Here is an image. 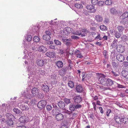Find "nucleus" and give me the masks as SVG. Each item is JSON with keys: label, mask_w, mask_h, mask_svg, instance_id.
<instances>
[{"label": "nucleus", "mask_w": 128, "mask_h": 128, "mask_svg": "<svg viewBox=\"0 0 128 128\" xmlns=\"http://www.w3.org/2000/svg\"><path fill=\"white\" fill-rule=\"evenodd\" d=\"M114 118L116 124H118V126H120L122 123L126 124L128 123V118L124 116L116 114L114 115Z\"/></svg>", "instance_id": "obj_1"}, {"label": "nucleus", "mask_w": 128, "mask_h": 128, "mask_svg": "<svg viewBox=\"0 0 128 128\" xmlns=\"http://www.w3.org/2000/svg\"><path fill=\"white\" fill-rule=\"evenodd\" d=\"M97 78L100 83L105 86L107 79L106 78V76L102 74H98Z\"/></svg>", "instance_id": "obj_2"}, {"label": "nucleus", "mask_w": 128, "mask_h": 128, "mask_svg": "<svg viewBox=\"0 0 128 128\" xmlns=\"http://www.w3.org/2000/svg\"><path fill=\"white\" fill-rule=\"evenodd\" d=\"M47 102L46 100H42L38 102L37 106L38 108L42 110L44 108Z\"/></svg>", "instance_id": "obj_3"}, {"label": "nucleus", "mask_w": 128, "mask_h": 128, "mask_svg": "<svg viewBox=\"0 0 128 128\" xmlns=\"http://www.w3.org/2000/svg\"><path fill=\"white\" fill-rule=\"evenodd\" d=\"M73 99L75 104H79L82 100V98L80 95L74 96Z\"/></svg>", "instance_id": "obj_4"}, {"label": "nucleus", "mask_w": 128, "mask_h": 128, "mask_svg": "<svg viewBox=\"0 0 128 128\" xmlns=\"http://www.w3.org/2000/svg\"><path fill=\"white\" fill-rule=\"evenodd\" d=\"M37 65L38 67H42L44 64L45 62L44 60L42 59H37L36 61Z\"/></svg>", "instance_id": "obj_5"}, {"label": "nucleus", "mask_w": 128, "mask_h": 128, "mask_svg": "<svg viewBox=\"0 0 128 128\" xmlns=\"http://www.w3.org/2000/svg\"><path fill=\"white\" fill-rule=\"evenodd\" d=\"M29 120L28 116H21L19 119V121L21 123H24L27 122Z\"/></svg>", "instance_id": "obj_6"}, {"label": "nucleus", "mask_w": 128, "mask_h": 128, "mask_svg": "<svg viewBox=\"0 0 128 128\" xmlns=\"http://www.w3.org/2000/svg\"><path fill=\"white\" fill-rule=\"evenodd\" d=\"M125 57L120 54H118L116 56V59L120 62H121L125 60Z\"/></svg>", "instance_id": "obj_7"}, {"label": "nucleus", "mask_w": 128, "mask_h": 128, "mask_svg": "<svg viewBox=\"0 0 128 128\" xmlns=\"http://www.w3.org/2000/svg\"><path fill=\"white\" fill-rule=\"evenodd\" d=\"M124 46L120 44V45H118L116 48V49L118 52L122 53H123L124 51Z\"/></svg>", "instance_id": "obj_8"}, {"label": "nucleus", "mask_w": 128, "mask_h": 128, "mask_svg": "<svg viewBox=\"0 0 128 128\" xmlns=\"http://www.w3.org/2000/svg\"><path fill=\"white\" fill-rule=\"evenodd\" d=\"M40 91V90L37 88L34 87L32 90L31 93L34 97L36 96L38 93Z\"/></svg>", "instance_id": "obj_9"}, {"label": "nucleus", "mask_w": 128, "mask_h": 128, "mask_svg": "<svg viewBox=\"0 0 128 128\" xmlns=\"http://www.w3.org/2000/svg\"><path fill=\"white\" fill-rule=\"evenodd\" d=\"M53 115L56 116L57 115L61 113V111L60 110L59 108H57L55 109H53L52 111Z\"/></svg>", "instance_id": "obj_10"}, {"label": "nucleus", "mask_w": 128, "mask_h": 128, "mask_svg": "<svg viewBox=\"0 0 128 128\" xmlns=\"http://www.w3.org/2000/svg\"><path fill=\"white\" fill-rule=\"evenodd\" d=\"M86 8L88 10H90L91 13L95 12H96V10L94 8V6L93 5H88L86 6Z\"/></svg>", "instance_id": "obj_11"}, {"label": "nucleus", "mask_w": 128, "mask_h": 128, "mask_svg": "<svg viewBox=\"0 0 128 128\" xmlns=\"http://www.w3.org/2000/svg\"><path fill=\"white\" fill-rule=\"evenodd\" d=\"M64 117V115L62 114L61 112L57 114L55 116V118L57 121H60L63 120Z\"/></svg>", "instance_id": "obj_12"}, {"label": "nucleus", "mask_w": 128, "mask_h": 128, "mask_svg": "<svg viewBox=\"0 0 128 128\" xmlns=\"http://www.w3.org/2000/svg\"><path fill=\"white\" fill-rule=\"evenodd\" d=\"M75 56L78 58H82L83 57L80 52L78 49H76L74 52Z\"/></svg>", "instance_id": "obj_13"}, {"label": "nucleus", "mask_w": 128, "mask_h": 128, "mask_svg": "<svg viewBox=\"0 0 128 128\" xmlns=\"http://www.w3.org/2000/svg\"><path fill=\"white\" fill-rule=\"evenodd\" d=\"M38 50L40 52H45L47 50V48L43 46H40L38 48Z\"/></svg>", "instance_id": "obj_14"}, {"label": "nucleus", "mask_w": 128, "mask_h": 128, "mask_svg": "<svg viewBox=\"0 0 128 128\" xmlns=\"http://www.w3.org/2000/svg\"><path fill=\"white\" fill-rule=\"evenodd\" d=\"M114 82L111 79L108 78L106 80L105 84V86H111L114 84Z\"/></svg>", "instance_id": "obj_15"}, {"label": "nucleus", "mask_w": 128, "mask_h": 128, "mask_svg": "<svg viewBox=\"0 0 128 128\" xmlns=\"http://www.w3.org/2000/svg\"><path fill=\"white\" fill-rule=\"evenodd\" d=\"M42 89L45 92H48L49 91V87L45 83L42 84Z\"/></svg>", "instance_id": "obj_16"}, {"label": "nucleus", "mask_w": 128, "mask_h": 128, "mask_svg": "<svg viewBox=\"0 0 128 128\" xmlns=\"http://www.w3.org/2000/svg\"><path fill=\"white\" fill-rule=\"evenodd\" d=\"M47 57L52 58H53L56 56V53L54 52H46L45 54Z\"/></svg>", "instance_id": "obj_17"}, {"label": "nucleus", "mask_w": 128, "mask_h": 128, "mask_svg": "<svg viewBox=\"0 0 128 128\" xmlns=\"http://www.w3.org/2000/svg\"><path fill=\"white\" fill-rule=\"evenodd\" d=\"M110 13L112 15H116L118 13V11L114 7L112 8L110 10Z\"/></svg>", "instance_id": "obj_18"}, {"label": "nucleus", "mask_w": 128, "mask_h": 128, "mask_svg": "<svg viewBox=\"0 0 128 128\" xmlns=\"http://www.w3.org/2000/svg\"><path fill=\"white\" fill-rule=\"evenodd\" d=\"M128 20L127 19H122L120 21V23L121 24H123L124 26L126 27L128 25Z\"/></svg>", "instance_id": "obj_19"}, {"label": "nucleus", "mask_w": 128, "mask_h": 128, "mask_svg": "<svg viewBox=\"0 0 128 128\" xmlns=\"http://www.w3.org/2000/svg\"><path fill=\"white\" fill-rule=\"evenodd\" d=\"M57 104L58 106L60 108L63 109L65 108V104L63 102L61 101H59Z\"/></svg>", "instance_id": "obj_20"}, {"label": "nucleus", "mask_w": 128, "mask_h": 128, "mask_svg": "<svg viewBox=\"0 0 128 128\" xmlns=\"http://www.w3.org/2000/svg\"><path fill=\"white\" fill-rule=\"evenodd\" d=\"M81 34L82 37L85 36L86 34V33L88 32V31L86 29H82L81 30H80Z\"/></svg>", "instance_id": "obj_21"}, {"label": "nucleus", "mask_w": 128, "mask_h": 128, "mask_svg": "<svg viewBox=\"0 0 128 128\" xmlns=\"http://www.w3.org/2000/svg\"><path fill=\"white\" fill-rule=\"evenodd\" d=\"M6 116L8 120H14V116L10 113H7L6 114Z\"/></svg>", "instance_id": "obj_22"}, {"label": "nucleus", "mask_w": 128, "mask_h": 128, "mask_svg": "<svg viewBox=\"0 0 128 128\" xmlns=\"http://www.w3.org/2000/svg\"><path fill=\"white\" fill-rule=\"evenodd\" d=\"M69 111L68 110H66L65 108L62 109V112L61 113L63 114L64 115V116H65L66 117H67L66 116H68L70 115V114L69 113Z\"/></svg>", "instance_id": "obj_23"}, {"label": "nucleus", "mask_w": 128, "mask_h": 128, "mask_svg": "<svg viewBox=\"0 0 128 128\" xmlns=\"http://www.w3.org/2000/svg\"><path fill=\"white\" fill-rule=\"evenodd\" d=\"M122 76L125 78L128 79V72L126 71L122 70L121 72Z\"/></svg>", "instance_id": "obj_24"}, {"label": "nucleus", "mask_w": 128, "mask_h": 128, "mask_svg": "<svg viewBox=\"0 0 128 128\" xmlns=\"http://www.w3.org/2000/svg\"><path fill=\"white\" fill-rule=\"evenodd\" d=\"M118 42V40L115 38L111 44V46L112 48H115L116 47L118 46L117 43Z\"/></svg>", "instance_id": "obj_25"}, {"label": "nucleus", "mask_w": 128, "mask_h": 128, "mask_svg": "<svg viewBox=\"0 0 128 128\" xmlns=\"http://www.w3.org/2000/svg\"><path fill=\"white\" fill-rule=\"evenodd\" d=\"M76 89L77 92H80L83 90L82 87V85L80 84L77 86Z\"/></svg>", "instance_id": "obj_26"}, {"label": "nucleus", "mask_w": 128, "mask_h": 128, "mask_svg": "<svg viewBox=\"0 0 128 128\" xmlns=\"http://www.w3.org/2000/svg\"><path fill=\"white\" fill-rule=\"evenodd\" d=\"M128 17V12H126L124 13L120 17L121 19H125Z\"/></svg>", "instance_id": "obj_27"}, {"label": "nucleus", "mask_w": 128, "mask_h": 128, "mask_svg": "<svg viewBox=\"0 0 128 128\" xmlns=\"http://www.w3.org/2000/svg\"><path fill=\"white\" fill-rule=\"evenodd\" d=\"M95 19L97 22H100L102 20L103 18L100 15H97L95 16Z\"/></svg>", "instance_id": "obj_28"}, {"label": "nucleus", "mask_w": 128, "mask_h": 128, "mask_svg": "<svg viewBox=\"0 0 128 128\" xmlns=\"http://www.w3.org/2000/svg\"><path fill=\"white\" fill-rule=\"evenodd\" d=\"M56 64L59 68H62L63 66V63L61 61L59 60L57 61L56 63Z\"/></svg>", "instance_id": "obj_29"}, {"label": "nucleus", "mask_w": 128, "mask_h": 128, "mask_svg": "<svg viewBox=\"0 0 128 128\" xmlns=\"http://www.w3.org/2000/svg\"><path fill=\"white\" fill-rule=\"evenodd\" d=\"M69 109L71 111H74L76 110L75 105L73 104H70L69 106Z\"/></svg>", "instance_id": "obj_30"}, {"label": "nucleus", "mask_w": 128, "mask_h": 128, "mask_svg": "<svg viewBox=\"0 0 128 128\" xmlns=\"http://www.w3.org/2000/svg\"><path fill=\"white\" fill-rule=\"evenodd\" d=\"M126 28V27L124 26H123L121 25L118 26L117 27V28L118 31L122 32Z\"/></svg>", "instance_id": "obj_31"}, {"label": "nucleus", "mask_w": 128, "mask_h": 128, "mask_svg": "<svg viewBox=\"0 0 128 128\" xmlns=\"http://www.w3.org/2000/svg\"><path fill=\"white\" fill-rule=\"evenodd\" d=\"M42 38L44 40L46 41H49L50 40L51 37L50 36L44 34Z\"/></svg>", "instance_id": "obj_32"}, {"label": "nucleus", "mask_w": 128, "mask_h": 128, "mask_svg": "<svg viewBox=\"0 0 128 128\" xmlns=\"http://www.w3.org/2000/svg\"><path fill=\"white\" fill-rule=\"evenodd\" d=\"M121 32L118 31L115 32L114 34L115 37L118 38H120L122 35Z\"/></svg>", "instance_id": "obj_33"}, {"label": "nucleus", "mask_w": 128, "mask_h": 128, "mask_svg": "<svg viewBox=\"0 0 128 128\" xmlns=\"http://www.w3.org/2000/svg\"><path fill=\"white\" fill-rule=\"evenodd\" d=\"M25 97L28 99H30L34 97L32 94H31L30 93H27L25 94Z\"/></svg>", "instance_id": "obj_34"}, {"label": "nucleus", "mask_w": 128, "mask_h": 128, "mask_svg": "<svg viewBox=\"0 0 128 128\" xmlns=\"http://www.w3.org/2000/svg\"><path fill=\"white\" fill-rule=\"evenodd\" d=\"M121 39L122 41L125 42L128 40V37L126 35H123L121 37Z\"/></svg>", "instance_id": "obj_35"}, {"label": "nucleus", "mask_w": 128, "mask_h": 128, "mask_svg": "<svg viewBox=\"0 0 128 128\" xmlns=\"http://www.w3.org/2000/svg\"><path fill=\"white\" fill-rule=\"evenodd\" d=\"M100 30L103 31H106L107 30V28L104 25H102L100 26Z\"/></svg>", "instance_id": "obj_36"}, {"label": "nucleus", "mask_w": 128, "mask_h": 128, "mask_svg": "<svg viewBox=\"0 0 128 128\" xmlns=\"http://www.w3.org/2000/svg\"><path fill=\"white\" fill-rule=\"evenodd\" d=\"M6 122L8 125L12 127L13 126L14 122L12 120H8L6 121Z\"/></svg>", "instance_id": "obj_37"}, {"label": "nucleus", "mask_w": 128, "mask_h": 128, "mask_svg": "<svg viewBox=\"0 0 128 128\" xmlns=\"http://www.w3.org/2000/svg\"><path fill=\"white\" fill-rule=\"evenodd\" d=\"M65 45L67 46V49H68L70 47V46L72 44V40L71 41H68L65 43Z\"/></svg>", "instance_id": "obj_38"}, {"label": "nucleus", "mask_w": 128, "mask_h": 128, "mask_svg": "<svg viewBox=\"0 0 128 128\" xmlns=\"http://www.w3.org/2000/svg\"><path fill=\"white\" fill-rule=\"evenodd\" d=\"M71 30V28L69 27H67L66 28V30H65L64 31V32L66 33V32H67L66 34H65V35H67L68 34H69Z\"/></svg>", "instance_id": "obj_39"}, {"label": "nucleus", "mask_w": 128, "mask_h": 128, "mask_svg": "<svg viewBox=\"0 0 128 128\" xmlns=\"http://www.w3.org/2000/svg\"><path fill=\"white\" fill-rule=\"evenodd\" d=\"M74 82L71 81H69L68 84V86L71 88H73L74 86Z\"/></svg>", "instance_id": "obj_40"}, {"label": "nucleus", "mask_w": 128, "mask_h": 128, "mask_svg": "<svg viewBox=\"0 0 128 128\" xmlns=\"http://www.w3.org/2000/svg\"><path fill=\"white\" fill-rule=\"evenodd\" d=\"M105 4L108 6H110L112 4V0H106L104 2Z\"/></svg>", "instance_id": "obj_41"}, {"label": "nucleus", "mask_w": 128, "mask_h": 128, "mask_svg": "<svg viewBox=\"0 0 128 128\" xmlns=\"http://www.w3.org/2000/svg\"><path fill=\"white\" fill-rule=\"evenodd\" d=\"M18 106L20 108L23 110H25V105L19 103L18 104Z\"/></svg>", "instance_id": "obj_42"}, {"label": "nucleus", "mask_w": 128, "mask_h": 128, "mask_svg": "<svg viewBox=\"0 0 128 128\" xmlns=\"http://www.w3.org/2000/svg\"><path fill=\"white\" fill-rule=\"evenodd\" d=\"M66 71L65 69L63 68L60 71V75H64L65 74L66 72Z\"/></svg>", "instance_id": "obj_43"}, {"label": "nucleus", "mask_w": 128, "mask_h": 128, "mask_svg": "<svg viewBox=\"0 0 128 128\" xmlns=\"http://www.w3.org/2000/svg\"><path fill=\"white\" fill-rule=\"evenodd\" d=\"M75 6L78 8H81L83 7V6L82 4L78 3L76 4H75Z\"/></svg>", "instance_id": "obj_44"}, {"label": "nucleus", "mask_w": 128, "mask_h": 128, "mask_svg": "<svg viewBox=\"0 0 128 128\" xmlns=\"http://www.w3.org/2000/svg\"><path fill=\"white\" fill-rule=\"evenodd\" d=\"M27 36L26 39L27 41L30 42L32 41V37L30 35H27Z\"/></svg>", "instance_id": "obj_45"}, {"label": "nucleus", "mask_w": 128, "mask_h": 128, "mask_svg": "<svg viewBox=\"0 0 128 128\" xmlns=\"http://www.w3.org/2000/svg\"><path fill=\"white\" fill-rule=\"evenodd\" d=\"M13 111L16 114H19L20 112V110L17 108H14L13 109Z\"/></svg>", "instance_id": "obj_46"}, {"label": "nucleus", "mask_w": 128, "mask_h": 128, "mask_svg": "<svg viewBox=\"0 0 128 128\" xmlns=\"http://www.w3.org/2000/svg\"><path fill=\"white\" fill-rule=\"evenodd\" d=\"M48 48L49 49L53 50H56V46L54 45H51L49 46Z\"/></svg>", "instance_id": "obj_47"}, {"label": "nucleus", "mask_w": 128, "mask_h": 128, "mask_svg": "<svg viewBox=\"0 0 128 128\" xmlns=\"http://www.w3.org/2000/svg\"><path fill=\"white\" fill-rule=\"evenodd\" d=\"M54 42L55 44L57 45L61 46L62 44L61 42L58 40H55Z\"/></svg>", "instance_id": "obj_48"}, {"label": "nucleus", "mask_w": 128, "mask_h": 128, "mask_svg": "<svg viewBox=\"0 0 128 128\" xmlns=\"http://www.w3.org/2000/svg\"><path fill=\"white\" fill-rule=\"evenodd\" d=\"M33 41L35 42H37L39 41L40 38L38 36H34L33 38Z\"/></svg>", "instance_id": "obj_49"}, {"label": "nucleus", "mask_w": 128, "mask_h": 128, "mask_svg": "<svg viewBox=\"0 0 128 128\" xmlns=\"http://www.w3.org/2000/svg\"><path fill=\"white\" fill-rule=\"evenodd\" d=\"M95 39L96 40H102V37H101L100 34H98V35L95 37Z\"/></svg>", "instance_id": "obj_50"}, {"label": "nucleus", "mask_w": 128, "mask_h": 128, "mask_svg": "<svg viewBox=\"0 0 128 128\" xmlns=\"http://www.w3.org/2000/svg\"><path fill=\"white\" fill-rule=\"evenodd\" d=\"M112 65L114 68H117L118 67V64L115 62L112 61Z\"/></svg>", "instance_id": "obj_51"}, {"label": "nucleus", "mask_w": 128, "mask_h": 128, "mask_svg": "<svg viewBox=\"0 0 128 128\" xmlns=\"http://www.w3.org/2000/svg\"><path fill=\"white\" fill-rule=\"evenodd\" d=\"M64 102L67 104H70L71 102L70 100V99L64 98Z\"/></svg>", "instance_id": "obj_52"}, {"label": "nucleus", "mask_w": 128, "mask_h": 128, "mask_svg": "<svg viewBox=\"0 0 128 128\" xmlns=\"http://www.w3.org/2000/svg\"><path fill=\"white\" fill-rule=\"evenodd\" d=\"M75 105L76 110L77 109H79L81 108L82 107V105L80 104H76Z\"/></svg>", "instance_id": "obj_53"}, {"label": "nucleus", "mask_w": 128, "mask_h": 128, "mask_svg": "<svg viewBox=\"0 0 128 128\" xmlns=\"http://www.w3.org/2000/svg\"><path fill=\"white\" fill-rule=\"evenodd\" d=\"M52 106L50 105H48L46 106V110L48 111L52 109Z\"/></svg>", "instance_id": "obj_54"}, {"label": "nucleus", "mask_w": 128, "mask_h": 128, "mask_svg": "<svg viewBox=\"0 0 128 128\" xmlns=\"http://www.w3.org/2000/svg\"><path fill=\"white\" fill-rule=\"evenodd\" d=\"M73 34L75 35L80 36L81 34L80 30H78L77 31L74 32L73 33Z\"/></svg>", "instance_id": "obj_55"}, {"label": "nucleus", "mask_w": 128, "mask_h": 128, "mask_svg": "<svg viewBox=\"0 0 128 128\" xmlns=\"http://www.w3.org/2000/svg\"><path fill=\"white\" fill-rule=\"evenodd\" d=\"M117 87L119 88H125L126 86L122 85V84L117 83Z\"/></svg>", "instance_id": "obj_56"}, {"label": "nucleus", "mask_w": 128, "mask_h": 128, "mask_svg": "<svg viewBox=\"0 0 128 128\" xmlns=\"http://www.w3.org/2000/svg\"><path fill=\"white\" fill-rule=\"evenodd\" d=\"M62 41L63 43H65L68 41H71V39H66L62 38Z\"/></svg>", "instance_id": "obj_57"}, {"label": "nucleus", "mask_w": 128, "mask_h": 128, "mask_svg": "<svg viewBox=\"0 0 128 128\" xmlns=\"http://www.w3.org/2000/svg\"><path fill=\"white\" fill-rule=\"evenodd\" d=\"M83 14L84 15L86 16L89 15V12L88 11L85 10H83Z\"/></svg>", "instance_id": "obj_58"}, {"label": "nucleus", "mask_w": 128, "mask_h": 128, "mask_svg": "<svg viewBox=\"0 0 128 128\" xmlns=\"http://www.w3.org/2000/svg\"><path fill=\"white\" fill-rule=\"evenodd\" d=\"M82 81H84L86 79V76L85 75V73L84 72H82Z\"/></svg>", "instance_id": "obj_59"}, {"label": "nucleus", "mask_w": 128, "mask_h": 128, "mask_svg": "<svg viewBox=\"0 0 128 128\" xmlns=\"http://www.w3.org/2000/svg\"><path fill=\"white\" fill-rule=\"evenodd\" d=\"M107 68L108 70H111L112 69V66H111L110 64H107Z\"/></svg>", "instance_id": "obj_60"}, {"label": "nucleus", "mask_w": 128, "mask_h": 128, "mask_svg": "<svg viewBox=\"0 0 128 128\" xmlns=\"http://www.w3.org/2000/svg\"><path fill=\"white\" fill-rule=\"evenodd\" d=\"M91 3L93 4L96 5L98 2V0H91Z\"/></svg>", "instance_id": "obj_61"}, {"label": "nucleus", "mask_w": 128, "mask_h": 128, "mask_svg": "<svg viewBox=\"0 0 128 128\" xmlns=\"http://www.w3.org/2000/svg\"><path fill=\"white\" fill-rule=\"evenodd\" d=\"M103 54L104 56V58L106 59L108 58V54H107L106 52V50H104L103 52Z\"/></svg>", "instance_id": "obj_62"}, {"label": "nucleus", "mask_w": 128, "mask_h": 128, "mask_svg": "<svg viewBox=\"0 0 128 128\" xmlns=\"http://www.w3.org/2000/svg\"><path fill=\"white\" fill-rule=\"evenodd\" d=\"M123 66L124 67H126L128 66V62L124 61L122 63Z\"/></svg>", "instance_id": "obj_63"}, {"label": "nucleus", "mask_w": 128, "mask_h": 128, "mask_svg": "<svg viewBox=\"0 0 128 128\" xmlns=\"http://www.w3.org/2000/svg\"><path fill=\"white\" fill-rule=\"evenodd\" d=\"M105 4L104 2V1H99L98 2V5L99 6H100L104 4Z\"/></svg>", "instance_id": "obj_64"}]
</instances>
